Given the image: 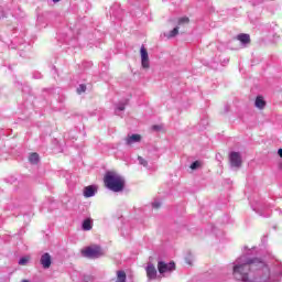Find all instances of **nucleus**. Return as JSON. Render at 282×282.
Here are the masks:
<instances>
[{"mask_svg": "<svg viewBox=\"0 0 282 282\" xmlns=\"http://www.w3.org/2000/svg\"><path fill=\"white\" fill-rule=\"evenodd\" d=\"M256 247L240 256L232 267L236 281L241 282H282V263L280 261L267 263L252 256Z\"/></svg>", "mask_w": 282, "mask_h": 282, "instance_id": "f257e3e1", "label": "nucleus"}, {"mask_svg": "<svg viewBox=\"0 0 282 282\" xmlns=\"http://www.w3.org/2000/svg\"><path fill=\"white\" fill-rule=\"evenodd\" d=\"M104 184L108 191H112V193H122V191H124V178L116 172H106Z\"/></svg>", "mask_w": 282, "mask_h": 282, "instance_id": "f03ea898", "label": "nucleus"}, {"mask_svg": "<svg viewBox=\"0 0 282 282\" xmlns=\"http://www.w3.org/2000/svg\"><path fill=\"white\" fill-rule=\"evenodd\" d=\"M84 254L88 259H100L102 257V249L100 247H87Z\"/></svg>", "mask_w": 282, "mask_h": 282, "instance_id": "7ed1b4c3", "label": "nucleus"}, {"mask_svg": "<svg viewBox=\"0 0 282 282\" xmlns=\"http://www.w3.org/2000/svg\"><path fill=\"white\" fill-rule=\"evenodd\" d=\"M158 270L160 274H166V272H173V270H175V262L166 263L164 261H159Z\"/></svg>", "mask_w": 282, "mask_h": 282, "instance_id": "20e7f679", "label": "nucleus"}, {"mask_svg": "<svg viewBox=\"0 0 282 282\" xmlns=\"http://www.w3.org/2000/svg\"><path fill=\"white\" fill-rule=\"evenodd\" d=\"M229 162L232 169H240L242 161H241V153L239 152H231L229 154Z\"/></svg>", "mask_w": 282, "mask_h": 282, "instance_id": "39448f33", "label": "nucleus"}, {"mask_svg": "<svg viewBox=\"0 0 282 282\" xmlns=\"http://www.w3.org/2000/svg\"><path fill=\"white\" fill-rule=\"evenodd\" d=\"M40 263L44 270H50L52 267V256L47 252L43 253L40 258Z\"/></svg>", "mask_w": 282, "mask_h": 282, "instance_id": "423d86ee", "label": "nucleus"}, {"mask_svg": "<svg viewBox=\"0 0 282 282\" xmlns=\"http://www.w3.org/2000/svg\"><path fill=\"white\" fill-rule=\"evenodd\" d=\"M237 41L241 43L242 47H246L247 45H250V34L240 33L235 40L231 41V43H237Z\"/></svg>", "mask_w": 282, "mask_h": 282, "instance_id": "0eeeda50", "label": "nucleus"}, {"mask_svg": "<svg viewBox=\"0 0 282 282\" xmlns=\"http://www.w3.org/2000/svg\"><path fill=\"white\" fill-rule=\"evenodd\" d=\"M141 65L143 69H149L150 62H149V52L144 48V46H141Z\"/></svg>", "mask_w": 282, "mask_h": 282, "instance_id": "6e6552de", "label": "nucleus"}, {"mask_svg": "<svg viewBox=\"0 0 282 282\" xmlns=\"http://www.w3.org/2000/svg\"><path fill=\"white\" fill-rule=\"evenodd\" d=\"M110 15L113 17L115 19H122V9L120 8L119 3H115L110 8Z\"/></svg>", "mask_w": 282, "mask_h": 282, "instance_id": "1a4fd4ad", "label": "nucleus"}, {"mask_svg": "<svg viewBox=\"0 0 282 282\" xmlns=\"http://www.w3.org/2000/svg\"><path fill=\"white\" fill-rule=\"evenodd\" d=\"M147 271V276L150 280L156 279L158 278V269H155V265L153 264H148L145 268Z\"/></svg>", "mask_w": 282, "mask_h": 282, "instance_id": "9d476101", "label": "nucleus"}, {"mask_svg": "<svg viewBox=\"0 0 282 282\" xmlns=\"http://www.w3.org/2000/svg\"><path fill=\"white\" fill-rule=\"evenodd\" d=\"M98 193V186L89 185L84 188V197H94Z\"/></svg>", "mask_w": 282, "mask_h": 282, "instance_id": "9b49d317", "label": "nucleus"}, {"mask_svg": "<svg viewBox=\"0 0 282 282\" xmlns=\"http://www.w3.org/2000/svg\"><path fill=\"white\" fill-rule=\"evenodd\" d=\"M141 140H142V137L140 134H131L126 138V144L128 147H131V144L141 142Z\"/></svg>", "mask_w": 282, "mask_h": 282, "instance_id": "f8f14e48", "label": "nucleus"}, {"mask_svg": "<svg viewBox=\"0 0 282 282\" xmlns=\"http://www.w3.org/2000/svg\"><path fill=\"white\" fill-rule=\"evenodd\" d=\"M252 208H253V210H254L256 213H259V215H260L261 217H270V213H268V214H265V215H263V213H261L262 210H268V208H269V205H268V204H260V205H258L257 207L252 206Z\"/></svg>", "mask_w": 282, "mask_h": 282, "instance_id": "ddd939ff", "label": "nucleus"}, {"mask_svg": "<svg viewBox=\"0 0 282 282\" xmlns=\"http://www.w3.org/2000/svg\"><path fill=\"white\" fill-rule=\"evenodd\" d=\"M91 228H94V220L91 218L84 219L82 223V230L89 231Z\"/></svg>", "mask_w": 282, "mask_h": 282, "instance_id": "4468645a", "label": "nucleus"}, {"mask_svg": "<svg viewBox=\"0 0 282 282\" xmlns=\"http://www.w3.org/2000/svg\"><path fill=\"white\" fill-rule=\"evenodd\" d=\"M254 106L257 107V109H264V107H265V99H263V97H261V96H258L256 98Z\"/></svg>", "mask_w": 282, "mask_h": 282, "instance_id": "2eb2a0df", "label": "nucleus"}, {"mask_svg": "<svg viewBox=\"0 0 282 282\" xmlns=\"http://www.w3.org/2000/svg\"><path fill=\"white\" fill-rule=\"evenodd\" d=\"M180 34V26L174 28L172 31L164 34L166 39H175Z\"/></svg>", "mask_w": 282, "mask_h": 282, "instance_id": "dca6fc26", "label": "nucleus"}, {"mask_svg": "<svg viewBox=\"0 0 282 282\" xmlns=\"http://www.w3.org/2000/svg\"><path fill=\"white\" fill-rule=\"evenodd\" d=\"M191 23V19L188 17H182L177 19V28H182L183 25H188Z\"/></svg>", "mask_w": 282, "mask_h": 282, "instance_id": "f3484780", "label": "nucleus"}, {"mask_svg": "<svg viewBox=\"0 0 282 282\" xmlns=\"http://www.w3.org/2000/svg\"><path fill=\"white\" fill-rule=\"evenodd\" d=\"M116 282H127V273L124 271H118Z\"/></svg>", "mask_w": 282, "mask_h": 282, "instance_id": "a211bd4d", "label": "nucleus"}, {"mask_svg": "<svg viewBox=\"0 0 282 282\" xmlns=\"http://www.w3.org/2000/svg\"><path fill=\"white\" fill-rule=\"evenodd\" d=\"M127 106V101L126 102H119L118 105H117V108H116V110H115V113L117 115V116H120V111H124V107Z\"/></svg>", "mask_w": 282, "mask_h": 282, "instance_id": "6ab92c4d", "label": "nucleus"}, {"mask_svg": "<svg viewBox=\"0 0 282 282\" xmlns=\"http://www.w3.org/2000/svg\"><path fill=\"white\" fill-rule=\"evenodd\" d=\"M29 162L31 164H39V153H32L29 156Z\"/></svg>", "mask_w": 282, "mask_h": 282, "instance_id": "aec40b11", "label": "nucleus"}, {"mask_svg": "<svg viewBox=\"0 0 282 282\" xmlns=\"http://www.w3.org/2000/svg\"><path fill=\"white\" fill-rule=\"evenodd\" d=\"M138 162L141 166H144L147 169V166H149V161L145 160L144 158L142 156H138Z\"/></svg>", "mask_w": 282, "mask_h": 282, "instance_id": "412c9836", "label": "nucleus"}, {"mask_svg": "<svg viewBox=\"0 0 282 282\" xmlns=\"http://www.w3.org/2000/svg\"><path fill=\"white\" fill-rule=\"evenodd\" d=\"M85 91H87V86L85 84L77 87V94H85Z\"/></svg>", "mask_w": 282, "mask_h": 282, "instance_id": "4be33fe9", "label": "nucleus"}, {"mask_svg": "<svg viewBox=\"0 0 282 282\" xmlns=\"http://www.w3.org/2000/svg\"><path fill=\"white\" fill-rule=\"evenodd\" d=\"M200 162L199 161H194L192 164H191V166H189V169H192V171H197V169L200 166Z\"/></svg>", "mask_w": 282, "mask_h": 282, "instance_id": "5701e85b", "label": "nucleus"}, {"mask_svg": "<svg viewBox=\"0 0 282 282\" xmlns=\"http://www.w3.org/2000/svg\"><path fill=\"white\" fill-rule=\"evenodd\" d=\"M26 263H28V258H20L19 265H26Z\"/></svg>", "mask_w": 282, "mask_h": 282, "instance_id": "b1692460", "label": "nucleus"}, {"mask_svg": "<svg viewBox=\"0 0 282 282\" xmlns=\"http://www.w3.org/2000/svg\"><path fill=\"white\" fill-rule=\"evenodd\" d=\"M131 6H137L140 0H128ZM138 8H140V4H138Z\"/></svg>", "mask_w": 282, "mask_h": 282, "instance_id": "393cba45", "label": "nucleus"}, {"mask_svg": "<svg viewBox=\"0 0 282 282\" xmlns=\"http://www.w3.org/2000/svg\"><path fill=\"white\" fill-rule=\"evenodd\" d=\"M160 206H162V203H160V202L152 203L153 208H160Z\"/></svg>", "mask_w": 282, "mask_h": 282, "instance_id": "a878e982", "label": "nucleus"}, {"mask_svg": "<svg viewBox=\"0 0 282 282\" xmlns=\"http://www.w3.org/2000/svg\"><path fill=\"white\" fill-rule=\"evenodd\" d=\"M0 19H6V12L3 10H0Z\"/></svg>", "mask_w": 282, "mask_h": 282, "instance_id": "bb28decb", "label": "nucleus"}, {"mask_svg": "<svg viewBox=\"0 0 282 282\" xmlns=\"http://www.w3.org/2000/svg\"><path fill=\"white\" fill-rule=\"evenodd\" d=\"M152 129H153V131H160V129H162V127H160V126H153Z\"/></svg>", "mask_w": 282, "mask_h": 282, "instance_id": "cd10ccee", "label": "nucleus"}, {"mask_svg": "<svg viewBox=\"0 0 282 282\" xmlns=\"http://www.w3.org/2000/svg\"><path fill=\"white\" fill-rule=\"evenodd\" d=\"M228 63H230V59H228V58H225V59L221 62L223 65H228Z\"/></svg>", "mask_w": 282, "mask_h": 282, "instance_id": "c85d7f7f", "label": "nucleus"}, {"mask_svg": "<svg viewBox=\"0 0 282 282\" xmlns=\"http://www.w3.org/2000/svg\"><path fill=\"white\" fill-rule=\"evenodd\" d=\"M185 261H186V263H187L188 265H192V264H193V262H191V259H188V258H186Z\"/></svg>", "mask_w": 282, "mask_h": 282, "instance_id": "c756f323", "label": "nucleus"}, {"mask_svg": "<svg viewBox=\"0 0 282 282\" xmlns=\"http://www.w3.org/2000/svg\"><path fill=\"white\" fill-rule=\"evenodd\" d=\"M278 155H280L282 158V149L278 150Z\"/></svg>", "mask_w": 282, "mask_h": 282, "instance_id": "7c9ffc66", "label": "nucleus"}, {"mask_svg": "<svg viewBox=\"0 0 282 282\" xmlns=\"http://www.w3.org/2000/svg\"><path fill=\"white\" fill-rule=\"evenodd\" d=\"M279 213H280V215H282V210L281 209H279Z\"/></svg>", "mask_w": 282, "mask_h": 282, "instance_id": "2f4dec72", "label": "nucleus"}, {"mask_svg": "<svg viewBox=\"0 0 282 282\" xmlns=\"http://www.w3.org/2000/svg\"><path fill=\"white\" fill-rule=\"evenodd\" d=\"M22 282H30V281H28V280H23Z\"/></svg>", "mask_w": 282, "mask_h": 282, "instance_id": "473e14b6", "label": "nucleus"}]
</instances>
